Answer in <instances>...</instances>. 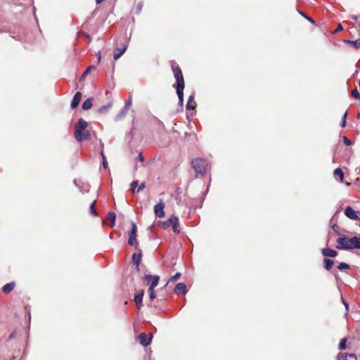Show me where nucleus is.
Instances as JSON below:
<instances>
[{"instance_id":"4468645a","label":"nucleus","mask_w":360,"mask_h":360,"mask_svg":"<svg viewBox=\"0 0 360 360\" xmlns=\"http://www.w3.org/2000/svg\"><path fill=\"white\" fill-rule=\"evenodd\" d=\"M322 255L325 257H335L338 255V252L330 248H323L322 250Z\"/></svg>"},{"instance_id":"58836bf2","label":"nucleus","mask_w":360,"mask_h":360,"mask_svg":"<svg viewBox=\"0 0 360 360\" xmlns=\"http://www.w3.org/2000/svg\"><path fill=\"white\" fill-rule=\"evenodd\" d=\"M127 112L128 111H124V107L123 109L121 110V112H120V115H118V117L120 118L124 117L126 115Z\"/></svg>"},{"instance_id":"412c9836","label":"nucleus","mask_w":360,"mask_h":360,"mask_svg":"<svg viewBox=\"0 0 360 360\" xmlns=\"http://www.w3.org/2000/svg\"><path fill=\"white\" fill-rule=\"evenodd\" d=\"M91 107H92V98H88L82 103V109L84 110H89Z\"/></svg>"},{"instance_id":"423d86ee","label":"nucleus","mask_w":360,"mask_h":360,"mask_svg":"<svg viewBox=\"0 0 360 360\" xmlns=\"http://www.w3.org/2000/svg\"><path fill=\"white\" fill-rule=\"evenodd\" d=\"M136 230L137 227L134 222H131V229L129 233L128 244L133 246L137 244L136 241Z\"/></svg>"},{"instance_id":"79ce46f5","label":"nucleus","mask_w":360,"mask_h":360,"mask_svg":"<svg viewBox=\"0 0 360 360\" xmlns=\"http://www.w3.org/2000/svg\"><path fill=\"white\" fill-rule=\"evenodd\" d=\"M306 19H307V20H308L309 21H310L311 22L314 23V20H313V19H311V18H309V17H307H307H306Z\"/></svg>"},{"instance_id":"2f4dec72","label":"nucleus","mask_w":360,"mask_h":360,"mask_svg":"<svg viewBox=\"0 0 360 360\" xmlns=\"http://www.w3.org/2000/svg\"><path fill=\"white\" fill-rule=\"evenodd\" d=\"M131 105V100L129 98V100L125 101L124 105V111H128Z\"/></svg>"},{"instance_id":"c85d7f7f","label":"nucleus","mask_w":360,"mask_h":360,"mask_svg":"<svg viewBox=\"0 0 360 360\" xmlns=\"http://www.w3.org/2000/svg\"><path fill=\"white\" fill-rule=\"evenodd\" d=\"M148 292H149V297H150V300H153L156 297V294H155L153 288H149Z\"/></svg>"},{"instance_id":"1a4fd4ad","label":"nucleus","mask_w":360,"mask_h":360,"mask_svg":"<svg viewBox=\"0 0 360 360\" xmlns=\"http://www.w3.org/2000/svg\"><path fill=\"white\" fill-rule=\"evenodd\" d=\"M169 223H170V226L172 227V230L175 233H179L180 232V229H179V219L176 216H171L169 219Z\"/></svg>"},{"instance_id":"e433bc0d","label":"nucleus","mask_w":360,"mask_h":360,"mask_svg":"<svg viewBox=\"0 0 360 360\" xmlns=\"http://www.w3.org/2000/svg\"><path fill=\"white\" fill-rule=\"evenodd\" d=\"M162 224V227L164 229H167L170 226V223H169V219L166 221L160 222Z\"/></svg>"},{"instance_id":"a878e982","label":"nucleus","mask_w":360,"mask_h":360,"mask_svg":"<svg viewBox=\"0 0 360 360\" xmlns=\"http://www.w3.org/2000/svg\"><path fill=\"white\" fill-rule=\"evenodd\" d=\"M112 105L110 103H108V105H103L98 109V112L103 113L106 111H108Z\"/></svg>"},{"instance_id":"5701e85b","label":"nucleus","mask_w":360,"mask_h":360,"mask_svg":"<svg viewBox=\"0 0 360 360\" xmlns=\"http://www.w3.org/2000/svg\"><path fill=\"white\" fill-rule=\"evenodd\" d=\"M108 218L111 221L110 226H113L115 225V221L116 219V214L113 212H109L108 214Z\"/></svg>"},{"instance_id":"6e6552de","label":"nucleus","mask_w":360,"mask_h":360,"mask_svg":"<svg viewBox=\"0 0 360 360\" xmlns=\"http://www.w3.org/2000/svg\"><path fill=\"white\" fill-rule=\"evenodd\" d=\"M164 207L165 204L162 200H160V202L155 205L154 212L156 217L161 218L165 216Z\"/></svg>"},{"instance_id":"8fccbe9b","label":"nucleus","mask_w":360,"mask_h":360,"mask_svg":"<svg viewBox=\"0 0 360 360\" xmlns=\"http://www.w3.org/2000/svg\"><path fill=\"white\" fill-rule=\"evenodd\" d=\"M359 87H360V80H359Z\"/></svg>"},{"instance_id":"49530a36","label":"nucleus","mask_w":360,"mask_h":360,"mask_svg":"<svg viewBox=\"0 0 360 360\" xmlns=\"http://www.w3.org/2000/svg\"><path fill=\"white\" fill-rule=\"evenodd\" d=\"M101 54H100V53H98V62H100V61H101Z\"/></svg>"},{"instance_id":"2eb2a0df","label":"nucleus","mask_w":360,"mask_h":360,"mask_svg":"<svg viewBox=\"0 0 360 360\" xmlns=\"http://www.w3.org/2000/svg\"><path fill=\"white\" fill-rule=\"evenodd\" d=\"M132 260H133L134 264H135L136 265V269L139 271V264L141 260V252L140 251V252H139V253H134L132 255Z\"/></svg>"},{"instance_id":"b1692460","label":"nucleus","mask_w":360,"mask_h":360,"mask_svg":"<svg viewBox=\"0 0 360 360\" xmlns=\"http://www.w3.org/2000/svg\"><path fill=\"white\" fill-rule=\"evenodd\" d=\"M346 42L347 44L352 45L355 49L360 48V39L355 40V41L347 40V41H346Z\"/></svg>"},{"instance_id":"f3484780","label":"nucleus","mask_w":360,"mask_h":360,"mask_svg":"<svg viewBox=\"0 0 360 360\" xmlns=\"http://www.w3.org/2000/svg\"><path fill=\"white\" fill-rule=\"evenodd\" d=\"M334 176L336 179H338L340 182L343 181L344 173L340 168H337L334 171Z\"/></svg>"},{"instance_id":"39448f33","label":"nucleus","mask_w":360,"mask_h":360,"mask_svg":"<svg viewBox=\"0 0 360 360\" xmlns=\"http://www.w3.org/2000/svg\"><path fill=\"white\" fill-rule=\"evenodd\" d=\"M345 214L347 217L352 220H360V211L354 210L350 206L346 207Z\"/></svg>"},{"instance_id":"473e14b6","label":"nucleus","mask_w":360,"mask_h":360,"mask_svg":"<svg viewBox=\"0 0 360 360\" xmlns=\"http://www.w3.org/2000/svg\"><path fill=\"white\" fill-rule=\"evenodd\" d=\"M352 95L354 96L356 99H360V94L359 93L358 90L356 89L352 90Z\"/></svg>"},{"instance_id":"4be33fe9","label":"nucleus","mask_w":360,"mask_h":360,"mask_svg":"<svg viewBox=\"0 0 360 360\" xmlns=\"http://www.w3.org/2000/svg\"><path fill=\"white\" fill-rule=\"evenodd\" d=\"M323 262L325 264V268L327 270H330L333 267V265L334 264V262L332 259H324Z\"/></svg>"},{"instance_id":"c9c22d12","label":"nucleus","mask_w":360,"mask_h":360,"mask_svg":"<svg viewBox=\"0 0 360 360\" xmlns=\"http://www.w3.org/2000/svg\"><path fill=\"white\" fill-rule=\"evenodd\" d=\"M101 155L103 158V167L106 169L108 167V162L106 161L105 157L103 152H101Z\"/></svg>"},{"instance_id":"bb28decb","label":"nucleus","mask_w":360,"mask_h":360,"mask_svg":"<svg viewBox=\"0 0 360 360\" xmlns=\"http://www.w3.org/2000/svg\"><path fill=\"white\" fill-rule=\"evenodd\" d=\"M346 342H347V339L342 338L340 340V344H339V349H340V350L345 349H346Z\"/></svg>"},{"instance_id":"9d476101","label":"nucleus","mask_w":360,"mask_h":360,"mask_svg":"<svg viewBox=\"0 0 360 360\" xmlns=\"http://www.w3.org/2000/svg\"><path fill=\"white\" fill-rule=\"evenodd\" d=\"M144 278L147 281H151V283L149 286V288H155L158 284V281L160 280V277L158 276H151V275H146L144 276Z\"/></svg>"},{"instance_id":"f8f14e48","label":"nucleus","mask_w":360,"mask_h":360,"mask_svg":"<svg viewBox=\"0 0 360 360\" xmlns=\"http://www.w3.org/2000/svg\"><path fill=\"white\" fill-rule=\"evenodd\" d=\"M144 295V290H141L137 292L134 295V302L136 304L137 308L140 309L141 307V302Z\"/></svg>"},{"instance_id":"a19ab883","label":"nucleus","mask_w":360,"mask_h":360,"mask_svg":"<svg viewBox=\"0 0 360 360\" xmlns=\"http://www.w3.org/2000/svg\"><path fill=\"white\" fill-rule=\"evenodd\" d=\"M137 158L140 162L144 161V158H143L142 153H139Z\"/></svg>"},{"instance_id":"ea45409f","label":"nucleus","mask_w":360,"mask_h":360,"mask_svg":"<svg viewBox=\"0 0 360 360\" xmlns=\"http://www.w3.org/2000/svg\"><path fill=\"white\" fill-rule=\"evenodd\" d=\"M146 187V184H145V182H143L141 183L139 186L138 187V189H137V191L138 192H140L141 191H142L143 189H144V188Z\"/></svg>"},{"instance_id":"cd10ccee","label":"nucleus","mask_w":360,"mask_h":360,"mask_svg":"<svg viewBox=\"0 0 360 360\" xmlns=\"http://www.w3.org/2000/svg\"><path fill=\"white\" fill-rule=\"evenodd\" d=\"M338 269L341 271L345 270V269H349V266L345 262H342L338 265Z\"/></svg>"},{"instance_id":"f704fd0d","label":"nucleus","mask_w":360,"mask_h":360,"mask_svg":"<svg viewBox=\"0 0 360 360\" xmlns=\"http://www.w3.org/2000/svg\"><path fill=\"white\" fill-rule=\"evenodd\" d=\"M137 186H138V181H132L131 185H130V187H131L130 190H131V191L134 192L135 188H136Z\"/></svg>"},{"instance_id":"7c9ffc66","label":"nucleus","mask_w":360,"mask_h":360,"mask_svg":"<svg viewBox=\"0 0 360 360\" xmlns=\"http://www.w3.org/2000/svg\"><path fill=\"white\" fill-rule=\"evenodd\" d=\"M181 277V274L177 272L175 274L174 276H173L172 277L170 278L169 281L170 282H174V281H177L178 279H179Z\"/></svg>"},{"instance_id":"f03ea898","label":"nucleus","mask_w":360,"mask_h":360,"mask_svg":"<svg viewBox=\"0 0 360 360\" xmlns=\"http://www.w3.org/2000/svg\"><path fill=\"white\" fill-rule=\"evenodd\" d=\"M172 68L173 70L174 76L176 79V94L181 104L184 101V80L182 75V72L179 65H176L175 63H172Z\"/></svg>"},{"instance_id":"7ed1b4c3","label":"nucleus","mask_w":360,"mask_h":360,"mask_svg":"<svg viewBox=\"0 0 360 360\" xmlns=\"http://www.w3.org/2000/svg\"><path fill=\"white\" fill-rule=\"evenodd\" d=\"M88 123L82 118H79L75 124V137L79 142L88 140L90 138V133L86 129Z\"/></svg>"},{"instance_id":"9b49d317","label":"nucleus","mask_w":360,"mask_h":360,"mask_svg":"<svg viewBox=\"0 0 360 360\" xmlns=\"http://www.w3.org/2000/svg\"><path fill=\"white\" fill-rule=\"evenodd\" d=\"M186 285L184 283H179L176 285L174 292L175 294H183L185 295L187 292Z\"/></svg>"},{"instance_id":"393cba45","label":"nucleus","mask_w":360,"mask_h":360,"mask_svg":"<svg viewBox=\"0 0 360 360\" xmlns=\"http://www.w3.org/2000/svg\"><path fill=\"white\" fill-rule=\"evenodd\" d=\"M342 356L345 360H356V356L354 354H343Z\"/></svg>"},{"instance_id":"a211bd4d","label":"nucleus","mask_w":360,"mask_h":360,"mask_svg":"<svg viewBox=\"0 0 360 360\" xmlns=\"http://www.w3.org/2000/svg\"><path fill=\"white\" fill-rule=\"evenodd\" d=\"M15 287V283L11 282L4 285L2 290L5 294H8L11 292Z\"/></svg>"},{"instance_id":"37998d69","label":"nucleus","mask_w":360,"mask_h":360,"mask_svg":"<svg viewBox=\"0 0 360 360\" xmlns=\"http://www.w3.org/2000/svg\"><path fill=\"white\" fill-rule=\"evenodd\" d=\"M342 29V25H339V26L338 27V28H337V30H336V32L340 31V30H341Z\"/></svg>"},{"instance_id":"c756f323","label":"nucleus","mask_w":360,"mask_h":360,"mask_svg":"<svg viewBox=\"0 0 360 360\" xmlns=\"http://www.w3.org/2000/svg\"><path fill=\"white\" fill-rule=\"evenodd\" d=\"M95 206H96V201H94L90 205V212H91V214H92L94 215H97V213H96V209H95Z\"/></svg>"},{"instance_id":"09e8293b","label":"nucleus","mask_w":360,"mask_h":360,"mask_svg":"<svg viewBox=\"0 0 360 360\" xmlns=\"http://www.w3.org/2000/svg\"><path fill=\"white\" fill-rule=\"evenodd\" d=\"M300 13L306 18L307 15H305L303 13L300 12Z\"/></svg>"},{"instance_id":"4c0bfd02","label":"nucleus","mask_w":360,"mask_h":360,"mask_svg":"<svg viewBox=\"0 0 360 360\" xmlns=\"http://www.w3.org/2000/svg\"><path fill=\"white\" fill-rule=\"evenodd\" d=\"M343 141L347 146L352 144V141L347 136H343Z\"/></svg>"},{"instance_id":"20e7f679","label":"nucleus","mask_w":360,"mask_h":360,"mask_svg":"<svg viewBox=\"0 0 360 360\" xmlns=\"http://www.w3.org/2000/svg\"><path fill=\"white\" fill-rule=\"evenodd\" d=\"M191 165L196 173L204 175L207 169L208 163L202 158H196L191 162Z\"/></svg>"},{"instance_id":"ddd939ff","label":"nucleus","mask_w":360,"mask_h":360,"mask_svg":"<svg viewBox=\"0 0 360 360\" xmlns=\"http://www.w3.org/2000/svg\"><path fill=\"white\" fill-rule=\"evenodd\" d=\"M82 98V94L81 92H77L75 96H73V98L71 102V108L72 109L77 108L81 101Z\"/></svg>"},{"instance_id":"6ab92c4d","label":"nucleus","mask_w":360,"mask_h":360,"mask_svg":"<svg viewBox=\"0 0 360 360\" xmlns=\"http://www.w3.org/2000/svg\"><path fill=\"white\" fill-rule=\"evenodd\" d=\"M195 108V102L194 101V96L191 95L189 96L186 103V108L188 110H193Z\"/></svg>"},{"instance_id":"a18cd8bd","label":"nucleus","mask_w":360,"mask_h":360,"mask_svg":"<svg viewBox=\"0 0 360 360\" xmlns=\"http://www.w3.org/2000/svg\"><path fill=\"white\" fill-rule=\"evenodd\" d=\"M103 0H96V4H100Z\"/></svg>"},{"instance_id":"c03bdc74","label":"nucleus","mask_w":360,"mask_h":360,"mask_svg":"<svg viewBox=\"0 0 360 360\" xmlns=\"http://www.w3.org/2000/svg\"><path fill=\"white\" fill-rule=\"evenodd\" d=\"M343 303H344V305L345 306V308L347 309V310L348 309V304L346 303L345 301H343Z\"/></svg>"},{"instance_id":"aec40b11","label":"nucleus","mask_w":360,"mask_h":360,"mask_svg":"<svg viewBox=\"0 0 360 360\" xmlns=\"http://www.w3.org/2000/svg\"><path fill=\"white\" fill-rule=\"evenodd\" d=\"M96 70V66L94 65H89L86 70L84 72V73L80 77V81L84 80L86 75L91 71Z\"/></svg>"},{"instance_id":"f257e3e1","label":"nucleus","mask_w":360,"mask_h":360,"mask_svg":"<svg viewBox=\"0 0 360 360\" xmlns=\"http://www.w3.org/2000/svg\"><path fill=\"white\" fill-rule=\"evenodd\" d=\"M336 243L339 250L360 249V237L348 238L342 236L336 240Z\"/></svg>"},{"instance_id":"dca6fc26","label":"nucleus","mask_w":360,"mask_h":360,"mask_svg":"<svg viewBox=\"0 0 360 360\" xmlns=\"http://www.w3.org/2000/svg\"><path fill=\"white\" fill-rule=\"evenodd\" d=\"M126 49L127 47L125 45H123L122 48H117L115 51L114 59L117 60L118 58H120L126 51Z\"/></svg>"},{"instance_id":"0eeeda50","label":"nucleus","mask_w":360,"mask_h":360,"mask_svg":"<svg viewBox=\"0 0 360 360\" xmlns=\"http://www.w3.org/2000/svg\"><path fill=\"white\" fill-rule=\"evenodd\" d=\"M152 338H153L152 333H149V335L148 336L146 333H141L139 335V341L141 345L146 347L150 344Z\"/></svg>"},{"instance_id":"72a5a7b5","label":"nucleus","mask_w":360,"mask_h":360,"mask_svg":"<svg viewBox=\"0 0 360 360\" xmlns=\"http://www.w3.org/2000/svg\"><path fill=\"white\" fill-rule=\"evenodd\" d=\"M347 112L346 111V112L344 113L343 116H342V122H341V123H340V126H341L342 127H345V124H346V117H347Z\"/></svg>"},{"instance_id":"de8ad7c7","label":"nucleus","mask_w":360,"mask_h":360,"mask_svg":"<svg viewBox=\"0 0 360 360\" xmlns=\"http://www.w3.org/2000/svg\"><path fill=\"white\" fill-rule=\"evenodd\" d=\"M14 337V333H12L10 336H9V339H11Z\"/></svg>"}]
</instances>
